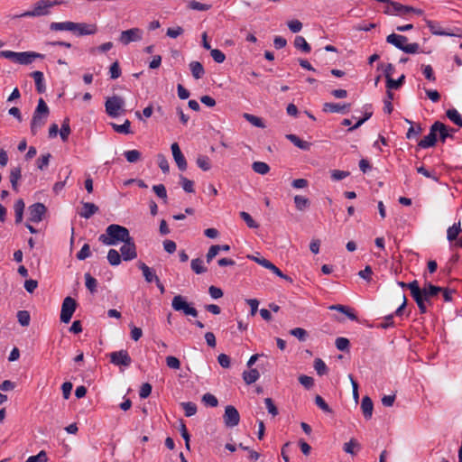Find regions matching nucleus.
<instances>
[{"label": "nucleus", "instance_id": "f257e3e1", "mask_svg": "<svg viewBox=\"0 0 462 462\" xmlns=\"http://www.w3.org/2000/svg\"><path fill=\"white\" fill-rule=\"evenodd\" d=\"M410 285L411 295L417 303L421 314L428 311L427 304L431 305V298L437 296L442 291L441 287L435 286L430 282L425 283L424 287L420 289L417 280L411 282Z\"/></svg>", "mask_w": 462, "mask_h": 462}, {"label": "nucleus", "instance_id": "f03ea898", "mask_svg": "<svg viewBox=\"0 0 462 462\" xmlns=\"http://www.w3.org/2000/svg\"><path fill=\"white\" fill-rule=\"evenodd\" d=\"M131 237L129 230L116 224L109 225L106 229V234L99 236V241L106 245H115L119 242H124Z\"/></svg>", "mask_w": 462, "mask_h": 462}, {"label": "nucleus", "instance_id": "7ed1b4c3", "mask_svg": "<svg viewBox=\"0 0 462 462\" xmlns=\"http://www.w3.org/2000/svg\"><path fill=\"white\" fill-rule=\"evenodd\" d=\"M49 114L50 110L47 104L42 98H40L31 122V133L32 135H36L38 131L45 125Z\"/></svg>", "mask_w": 462, "mask_h": 462}, {"label": "nucleus", "instance_id": "20e7f679", "mask_svg": "<svg viewBox=\"0 0 462 462\" xmlns=\"http://www.w3.org/2000/svg\"><path fill=\"white\" fill-rule=\"evenodd\" d=\"M56 5H58L57 1L40 0L34 5L32 10L26 11L16 15V17H39L47 15L50 14V9Z\"/></svg>", "mask_w": 462, "mask_h": 462}, {"label": "nucleus", "instance_id": "39448f33", "mask_svg": "<svg viewBox=\"0 0 462 462\" xmlns=\"http://www.w3.org/2000/svg\"><path fill=\"white\" fill-rule=\"evenodd\" d=\"M125 99L120 96H113L106 98L105 103L106 113L110 117H117L120 114L125 113Z\"/></svg>", "mask_w": 462, "mask_h": 462}, {"label": "nucleus", "instance_id": "423d86ee", "mask_svg": "<svg viewBox=\"0 0 462 462\" xmlns=\"http://www.w3.org/2000/svg\"><path fill=\"white\" fill-rule=\"evenodd\" d=\"M171 307L176 311H182L186 316L196 318L198 310L187 302L185 298L181 295L174 296L171 301Z\"/></svg>", "mask_w": 462, "mask_h": 462}, {"label": "nucleus", "instance_id": "0eeeda50", "mask_svg": "<svg viewBox=\"0 0 462 462\" xmlns=\"http://www.w3.org/2000/svg\"><path fill=\"white\" fill-rule=\"evenodd\" d=\"M77 308V302L71 297H66L61 305L60 321L69 323Z\"/></svg>", "mask_w": 462, "mask_h": 462}, {"label": "nucleus", "instance_id": "6e6552de", "mask_svg": "<svg viewBox=\"0 0 462 462\" xmlns=\"http://www.w3.org/2000/svg\"><path fill=\"white\" fill-rule=\"evenodd\" d=\"M73 25V34L78 37L94 35L98 31L96 23H74Z\"/></svg>", "mask_w": 462, "mask_h": 462}, {"label": "nucleus", "instance_id": "1a4fd4ad", "mask_svg": "<svg viewBox=\"0 0 462 462\" xmlns=\"http://www.w3.org/2000/svg\"><path fill=\"white\" fill-rule=\"evenodd\" d=\"M387 4H388V5L384 10V13L386 14L406 15L409 13H411V11H415V8L409 6V5H403L398 2H393V1L389 0V2Z\"/></svg>", "mask_w": 462, "mask_h": 462}, {"label": "nucleus", "instance_id": "9d476101", "mask_svg": "<svg viewBox=\"0 0 462 462\" xmlns=\"http://www.w3.org/2000/svg\"><path fill=\"white\" fill-rule=\"evenodd\" d=\"M120 248L121 256L125 261H131L137 257L136 246L134 238L131 236L123 242Z\"/></svg>", "mask_w": 462, "mask_h": 462}, {"label": "nucleus", "instance_id": "9b49d317", "mask_svg": "<svg viewBox=\"0 0 462 462\" xmlns=\"http://www.w3.org/2000/svg\"><path fill=\"white\" fill-rule=\"evenodd\" d=\"M143 38V31L139 28H132L123 31L119 36V42L124 45H128L133 42H139Z\"/></svg>", "mask_w": 462, "mask_h": 462}, {"label": "nucleus", "instance_id": "f8f14e48", "mask_svg": "<svg viewBox=\"0 0 462 462\" xmlns=\"http://www.w3.org/2000/svg\"><path fill=\"white\" fill-rule=\"evenodd\" d=\"M224 423L228 428L237 426L240 421V415L236 407L227 405L223 416Z\"/></svg>", "mask_w": 462, "mask_h": 462}, {"label": "nucleus", "instance_id": "ddd939ff", "mask_svg": "<svg viewBox=\"0 0 462 462\" xmlns=\"http://www.w3.org/2000/svg\"><path fill=\"white\" fill-rule=\"evenodd\" d=\"M110 362L117 366L128 367L132 359L126 350L115 351L109 354Z\"/></svg>", "mask_w": 462, "mask_h": 462}, {"label": "nucleus", "instance_id": "4468645a", "mask_svg": "<svg viewBox=\"0 0 462 462\" xmlns=\"http://www.w3.org/2000/svg\"><path fill=\"white\" fill-rule=\"evenodd\" d=\"M47 211L46 207L42 203H34L29 207V220L39 223L42 220Z\"/></svg>", "mask_w": 462, "mask_h": 462}, {"label": "nucleus", "instance_id": "2eb2a0df", "mask_svg": "<svg viewBox=\"0 0 462 462\" xmlns=\"http://www.w3.org/2000/svg\"><path fill=\"white\" fill-rule=\"evenodd\" d=\"M437 134H438V128L436 126V122L430 126V133L428 135L424 136L423 139H421L418 146L422 149L433 147L437 143Z\"/></svg>", "mask_w": 462, "mask_h": 462}, {"label": "nucleus", "instance_id": "dca6fc26", "mask_svg": "<svg viewBox=\"0 0 462 462\" xmlns=\"http://www.w3.org/2000/svg\"><path fill=\"white\" fill-rule=\"evenodd\" d=\"M173 159L180 171H186L187 169V161L180 151V148L177 143H173L171 146Z\"/></svg>", "mask_w": 462, "mask_h": 462}, {"label": "nucleus", "instance_id": "f3484780", "mask_svg": "<svg viewBox=\"0 0 462 462\" xmlns=\"http://www.w3.org/2000/svg\"><path fill=\"white\" fill-rule=\"evenodd\" d=\"M44 55L34 51H22L18 53L17 64L29 65L32 64L37 58L42 59Z\"/></svg>", "mask_w": 462, "mask_h": 462}, {"label": "nucleus", "instance_id": "a211bd4d", "mask_svg": "<svg viewBox=\"0 0 462 462\" xmlns=\"http://www.w3.org/2000/svg\"><path fill=\"white\" fill-rule=\"evenodd\" d=\"M436 126L438 128V134L442 143H445L447 138H453V134L457 132L454 128H448L446 125L439 121H436Z\"/></svg>", "mask_w": 462, "mask_h": 462}, {"label": "nucleus", "instance_id": "6ab92c4d", "mask_svg": "<svg viewBox=\"0 0 462 462\" xmlns=\"http://www.w3.org/2000/svg\"><path fill=\"white\" fill-rule=\"evenodd\" d=\"M98 207L91 202H82V208L79 212L81 217L90 218L94 214L98 212Z\"/></svg>", "mask_w": 462, "mask_h": 462}, {"label": "nucleus", "instance_id": "aec40b11", "mask_svg": "<svg viewBox=\"0 0 462 462\" xmlns=\"http://www.w3.org/2000/svg\"><path fill=\"white\" fill-rule=\"evenodd\" d=\"M386 42L388 43H390V44H393L397 49L402 51V48L404 47V45L408 42V39H407L406 36H403V35H401V34L392 33V34H389L386 37Z\"/></svg>", "mask_w": 462, "mask_h": 462}, {"label": "nucleus", "instance_id": "412c9836", "mask_svg": "<svg viewBox=\"0 0 462 462\" xmlns=\"http://www.w3.org/2000/svg\"><path fill=\"white\" fill-rule=\"evenodd\" d=\"M350 107L349 104H337V103H325L323 106V111L330 113H342L345 114Z\"/></svg>", "mask_w": 462, "mask_h": 462}, {"label": "nucleus", "instance_id": "4be33fe9", "mask_svg": "<svg viewBox=\"0 0 462 462\" xmlns=\"http://www.w3.org/2000/svg\"><path fill=\"white\" fill-rule=\"evenodd\" d=\"M137 266L142 271L143 278L147 282H152L159 279L152 269L146 265L144 263L139 262Z\"/></svg>", "mask_w": 462, "mask_h": 462}, {"label": "nucleus", "instance_id": "5701e85b", "mask_svg": "<svg viewBox=\"0 0 462 462\" xmlns=\"http://www.w3.org/2000/svg\"><path fill=\"white\" fill-rule=\"evenodd\" d=\"M74 22L66 21V22H52L50 24V30L52 32L58 31H68L73 33V25Z\"/></svg>", "mask_w": 462, "mask_h": 462}, {"label": "nucleus", "instance_id": "b1692460", "mask_svg": "<svg viewBox=\"0 0 462 462\" xmlns=\"http://www.w3.org/2000/svg\"><path fill=\"white\" fill-rule=\"evenodd\" d=\"M373 402L370 397L365 396L362 399L361 409L365 419L369 420L373 414Z\"/></svg>", "mask_w": 462, "mask_h": 462}, {"label": "nucleus", "instance_id": "393cba45", "mask_svg": "<svg viewBox=\"0 0 462 462\" xmlns=\"http://www.w3.org/2000/svg\"><path fill=\"white\" fill-rule=\"evenodd\" d=\"M286 138L290 140L295 146L303 151H309L310 149L311 143L300 139L296 134H289L286 135Z\"/></svg>", "mask_w": 462, "mask_h": 462}, {"label": "nucleus", "instance_id": "a878e982", "mask_svg": "<svg viewBox=\"0 0 462 462\" xmlns=\"http://www.w3.org/2000/svg\"><path fill=\"white\" fill-rule=\"evenodd\" d=\"M31 76L34 79V82H35V86H36V90L38 91V93H43L45 92L46 90V87L44 85V77H43V73L42 71H33Z\"/></svg>", "mask_w": 462, "mask_h": 462}, {"label": "nucleus", "instance_id": "bb28decb", "mask_svg": "<svg viewBox=\"0 0 462 462\" xmlns=\"http://www.w3.org/2000/svg\"><path fill=\"white\" fill-rule=\"evenodd\" d=\"M22 177L21 167H14L10 171V182L14 190L18 191V181Z\"/></svg>", "mask_w": 462, "mask_h": 462}, {"label": "nucleus", "instance_id": "cd10ccee", "mask_svg": "<svg viewBox=\"0 0 462 462\" xmlns=\"http://www.w3.org/2000/svg\"><path fill=\"white\" fill-rule=\"evenodd\" d=\"M189 69L192 76L196 79H201L205 74V69L199 61H191L189 63Z\"/></svg>", "mask_w": 462, "mask_h": 462}, {"label": "nucleus", "instance_id": "c85d7f7f", "mask_svg": "<svg viewBox=\"0 0 462 462\" xmlns=\"http://www.w3.org/2000/svg\"><path fill=\"white\" fill-rule=\"evenodd\" d=\"M25 208V204L22 199H19L15 201L14 205V214H15V223L20 224L23 221V210Z\"/></svg>", "mask_w": 462, "mask_h": 462}, {"label": "nucleus", "instance_id": "c756f323", "mask_svg": "<svg viewBox=\"0 0 462 462\" xmlns=\"http://www.w3.org/2000/svg\"><path fill=\"white\" fill-rule=\"evenodd\" d=\"M111 127L115 132L118 134H132L131 131V122L126 119L123 125H117L116 123H110Z\"/></svg>", "mask_w": 462, "mask_h": 462}, {"label": "nucleus", "instance_id": "7c9ffc66", "mask_svg": "<svg viewBox=\"0 0 462 462\" xmlns=\"http://www.w3.org/2000/svg\"><path fill=\"white\" fill-rule=\"evenodd\" d=\"M259 377H260V374L254 368L250 369L249 371H245L243 373V379L246 384H252V383H255L259 379Z\"/></svg>", "mask_w": 462, "mask_h": 462}, {"label": "nucleus", "instance_id": "2f4dec72", "mask_svg": "<svg viewBox=\"0 0 462 462\" xmlns=\"http://www.w3.org/2000/svg\"><path fill=\"white\" fill-rule=\"evenodd\" d=\"M405 121L411 125V127L408 129L406 133L407 139H412L414 136H417L422 133L423 129L420 124L413 125V123L411 120L405 119Z\"/></svg>", "mask_w": 462, "mask_h": 462}, {"label": "nucleus", "instance_id": "473e14b6", "mask_svg": "<svg viewBox=\"0 0 462 462\" xmlns=\"http://www.w3.org/2000/svg\"><path fill=\"white\" fill-rule=\"evenodd\" d=\"M294 204L298 210L303 211L310 207V201L309 199H307L303 196L296 195L294 197Z\"/></svg>", "mask_w": 462, "mask_h": 462}, {"label": "nucleus", "instance_id": "72a5a7b5", "mask_svg": "<svg viewBox=\"0 0 462 462\" xmlns=\"http://www.w3.org/2000/svg\"><path fill=\"white\" fill-rule=\"evenodd\" d=\"M294 46L296 49L300 50L305 53H309L311 51L310 45L306 42V40L302 36L295 37Z\"/></svg>", "mask_w": 462, "mask_h": 462}, {"label": "nucleus", "instance_id": "f704fd0d", "mask_svg": "<svg viewBox=\"0 0 462 462\" xmlns=\"http://www.w3.org/2000/svg\"><path fill=\"white\" fill-rule=\"evenodd\" d=\"M460 221L457 223H454L452 226H449L447 230V238L448 241H454L457 239V236L461 232L460 228Z\"/></svg>", "mask_w": 462, "mask_h": 462}, {"label": "nucleus", "instance_id": "c9c22d12", "mask_svg": "<svg viewBox=\"0 0 462 462\" xmlns=\"http://www.w3.org/2000/svg\"><path fill=\"white\" fill-rule=\"evenodd\" d=\"M446 116L454 124H456L459 127H462V117L457 109H455V108L448 109L446 112Z\"/></svg>", "mask_w": 462, "mask_h": 462}, {"label": "nucleus", "instance_id": "e433bc0d", "mask_svg": "<svg viewBox=\"0 0 462 462\" xmlns=\"http://www.w3.org/2000/svg\"><path fill=\"white\" fill-rule=\"evenodd\" d=\"M71 130L69 126V119L67 117L63 120L61 124V128L59 132L60 136L63 142H66L70 134Z\"/></svg>", "mask_w": 462, "mask_h": 462}, {"label": "nucleus", "instance_id": "4c0bfd02", "mask_svg": "<svg viewBox=\"0 0 462 462\" xmlns=\"http://www.w3.org/2000/svg\"><path fill=\"white\" fill-rule=\"evenodd\" d=\"M252 168L254 172L261 174V175H265L270 171L269 165L263 162H254L252 164Z\"/></svg>", "mask_w": 462, "mask_h": 462}, {"label": "nucleus", "instance_id": "58836bf2", "mask_svg": "<svg viewBox=\"0 0 462 462\" xmlns=\"http://www.w3.org/2000/svg\"><path fill=\"white\" fill-rule=\"evenodd\" d=\"M355 448H356L357 450L360 449V445L357 442V440L355 439H351L350 441L347 442V443H345L344 447H343V450L346 453H348V454H351V455H356V451L355 450Z\"/></svg>", "mask_w": 462, "mask_h": 462}, {"label": "nucleus", "instance_id": "ea45409f", "mask_svg": "<svg viewBox=\"0 0 462 462\" xmlns=\"http://www.w3.org/2000/svg\"><path fill=\"white\" fill-rule=\"evenodd\" d=\"M122 256L116 249H110L107 253V261L113 266L119 265Z\"/></svg>", "mask_w": 462, "mask_h": 462}, {"label": "nucleus", "instance_id": "a19ab883", "mask_svg": "<svg viewBox=\"0 0 462 462\" xmlns=\"http://www.w3.org/2000/svg\"><path fill=\"white\" fill-rule=\"evenodd\" d=\"M85 284L87 289L91 292L95 293L97 288V281L92 277L89 273L85 274Z\"/></svg>", "mask_w": 462, "mask_h": 462}, {"label": "nucleus", "instance_id": "79ce46f5", "mask_svg": "<svg viewBox=\"0 0 462 462\" xmlns=\"http://www.w3.org/2000/svg\"><path fill=\"white\" fill-rule=\"evenodd\" d=\"M405 76L402 75L398 79H393V78H389V80L386 81V88L388 90L391 89H398L404 82Z\"/></svg>", "mask_w": 462, "mask_h": 462}, {"label": "nucleus", "instance_id": "37998d69", "mask_svg": "<svg viewBox=\"0 0 462 462\" xmlns=\"http://www.w3.org/2000/svg\"><path fill=\"white\" fill-rule=\"evenodd\" d=\"M244 117L246 121H248L250 124H252L254 126L259 127V128H264L265 125L263 124L262 118L255 116L251 114H244Z\"/></svg>", "mask_w": 462, "mask_h": 462}, {"label": "nucleus", "instance_id": "c03bdc74", "mask_svg": "<svg viewBox=\"0 0 462 462\" xmlns=\"http://www.w3.org/2000/svg\"><path fill=\"white\" fill-rule=\"evenodd\" d=\"M197 165L202 170V171H208L211 168V162L209 158L206 155H199L197 158Z\"/></svg>", "mask_w": 462, "mask_h": 462}, {"label": "nucleus", "instance_id": "a18cd8bd", "mask_svg": "<svg viewBox=\"0 0 462 462\" xmlns=\"http://www.w3.org/2000/svg\"><path fill=\"white\" fill-rule=\"evenodd\" d=\"M191 269L197 274L204 273L207 269L203 265V261L200 258H196L191 261Z\"/></svg>", "mask_w": 462, "mask_h": 462}, {"label": "nucleus", "instance_id": "49530a36", "mask_svg": "<svg viewBox=\"0 0 462 462\" xmlns=\"http://www.w3.org/2000/svg\"><path fill=\"white\" fill-rule=\"evenodd\" d=\"M180 405L183 408L185 415L187 417H191L196 414L197 405L194 402H181Z\"/></svg>", "mask_w": 462, "mask_h": 462}, {"label": "nucleus", "instance_id": "de8ad7c7", "mask_svg": "<svg viewBox=\"0 0 462 462\" xmlns=\"http://www.w3.org/2000/svg\"><path fill=\"white\" fill-rule=\"evenodd\" d=\"M128 162L134 163L141 159V152L137 150H129L124 152Z\"/></svg>", "mask_w": 462, "mask_h": 462}, {"label": "nucleus", "instance_id": "09e8293b", "mask_svg": "<svg viewBox=\"0 0 462 462\" xmlns=\"http://www.w3.org/2000/svg\"><path fill=\"white\" fill-rule=\"evenodd\" d=\"M314 368L319 375L326 374L328 371L327 365L320 358L315 359Z\"/></svg>", "mask_w": 462, "mask_h": 462}, {"label": "nucleus", "instance_id": "8fccbe9b", "mask_svg": "<svg viewBox=\"0 0 462 462\" xmlns=\"http://www.w3.org/2000/svg\"><path fill=\"white\" fill-rule=\"evenodd\" d=\"M180 185L182 189L188 192V193H193L194 192V182L183 175L180 176Z\"/></svg>", "mask_w": 462, "mask_h": 462}, {"label": "nucleus", "instance_id": "3c124183", "mask_svg": "<svg viewBox=\"0 0 462 462\" xmlns=\"http://www.w3.org/2000/svg\"><path fill=\"white\" fill-rule=\"evenodd\" d=\"M17 319L23 327H27L31 320L30 313L27 310H19L17 312Z\"/></svg>", "mask_w": 462, "mask_h": 462}, {"label": "nucleus", "instance_id": "603ef678", "mask_svg": "<svg viewBox=\"0 0 462 462\" xmlns=\"http://www.w3.org/2000/svg\"><path fill=\"white\" fill-rule=\"evenodd\" d=\"M315 403L324 412H327V413L333 412L332 409L328 405V403L325 402V400L320 395H317L315 397Z\"/></svg>", "mask_w": 462, "mask_h": 462}, {"label": "nucleus", "instance_id": "864d4df0", "mask_svg": "<svg viewBox=\"0 0 462 462\" xmlns=\"http://www.w3.org/2000/svg\"><path fill=\"white\" fill-rule=\"evenodd\" d=\"M202 402L206 405L210 406V407H217L218 404V401H217V397L209 393H205L202 396Z\"/></svg>", "mask_w": 462, "mask_h": 462}, {"label": "nucleus", "instance_id": "5fc2aeb1", "mask_svg": "<svg viewBox=\"0 0 462 462\" xmlns=\"http://www.w3.org/2000/svg\"><path fill=\"white\" fill-rule=\"evenodd\" d=\"M240 217L246 223L248 227L257 228L259 226L258 224L253 219V217L247 212H240Z\"/></svg>", "mask_w": 462, "mask_h": 462}, {"label": "nucleus", "instance_id": "6e6d98bb", "mask_svg": "<svg viewBox=\"0 0 462 462\" xmlns=\"http://www.w3.org/2000/svg\"><path fill=\"white\" fill-rule=\"evenodd\" d=\"M264 403L266 405V409L268 411V412L273 416V417H275L278 415L279 411H278V409L277 407L275 406L273 401L272 398H265L264 399Z\"/></svg>", "mask_w": 462, "mask_h": 462}, {"label": "nucleus", "instance_id": "4d7b16f0", "mask_svg": "<svg viewBox=\"0 0 462 462\" xmlns=\"http://www.w3.org/2000/svg\"><path fill=\"white\" fill-rule=\"evenodd\" d=\"M47 453L42 450L37 455L29 457L26 462H47Z\"/></svg>", "mask_w": 462, "mask_h": 462}, {"label": "nucleus", "instance_id": "13d9d810", "mask_svg": "<svg viewBox=\"0 0 462 462\" xmlns=\"http://www.w3.org/2000/svg\"><path fill=\"white\" fill-rule=\"evenodd\" d=\"M291 335L296 337L300 341H305L308 336L307 331L301 328H295L290 331Z\"/></svg>", "mask_w": 462, "mask_h": 462}, {"label": "nucleus", "instance_id": "bf43d9fd", "mask_svg": "<svg viewBox=\"0 0 462 462\" xmlns=\"http://www.w3.org/2000/svg\"><path fill=\"white\" fill-rule=\"evenodd\" d=\"M51 157V153H46V154H43L41 157H39L37 160V167L41 171L47 168V166L49 165Z\"/></svg>", "mask_w": 462, "mask_h": 462}, {"label": "nucleus", "instance_id": "052dcab7", "mask_svg": "<svg viewBox=\"0 0 462 462\" xmlns=\"http://www.w3.org/2000/svg\"><path fill=\"white\" fill-rule=\"evenodd\" d=\"M90 246L88 244H85L82 248L78 252L77 258L80 261L87 259L90 256Z\"/></svg>", "mask_w": 462, "mask_h": 462}, {"label": "nucleus", "instance_id": "680f3d73", "mask_svg": "<svg viewBox=\"0 0 462 462\" xmlns=\"http://www.w3.org/2000/svg\"><path fill=\"white\" fill-rule=\"evenodd\" d=\"M393 99V94L387 90V99L384 100L383 111L387 114H391L393 110V106L392 105V100Z\"/></svg>", "mask_w": 462, "mask_h": 462}, {"label": "nucleus", "instance_id": "e2e57ef3", "mask_svg": "<svg viewBox=\"0 0 462 462\" xmlns=\"http://www.w3.org/2000/svg\"><path fill=\"white\" fill-rule=\"evenodd\" d=\"M210 55L213 58V60L217 63L224 62L226 59L225 54L218 49H211Z\"/></svg>", "mask_w": 462, "mask_h": 462}, {"label": "nucleus", "instance_id": "0e129e2a", "mask_svg": "<svg viewBox=\"0 0 462 462\" xmlns=\"http://www.w3.org/2000/svg\"><path fill=\"white\" fill-rule=\"evenodd\" d=\"M336 346L340 351L348 350L349 347V340L346 337H337L336 339Z\"/></svg>", "mask_w": 462, "mask_h": 462}, {"label": "nucleus", "instance_id": "69168bd1", "mask_svg": "<svg viewBox=\"0 0 462 462\" xmlns=\"http://www.w3.org/2000/svg\"><path fill=\"white\" fill-rule=\"evenodd\" d=\"M219 251H220V245H211L208 251L207 255H206L207 262L210 263L216 257V255L219 253Z\"/></svg>", "mask_w": 462, "mask_h": 462}, {"label": "nucleus", "instance_id": "338daca9", "mask_svg": "<svg viewBox=\"0 0 462 462\" xmlns=\"http://www.w3.org/2000/svg\"><path fill=\"white\" fill-rule=\"evenodd\" d=\"M166 365L168 367L175 370L180 369V360L172 356H169L166 357Z\"/></svg>", "mask_w": 462, "mask_h": 462}, {"label": "nucleus", "instance_id": "774afa93", "mask_svg": "<svg viewBox=\"0 0 462 462\" xmlns=\"http://www.w3.org/2000/svg\"><path fill=\"white\" fill-rule=\"evenodd\" d=\"M299 382L307 389H310L314 385L313 378L304 374L299 377Z\"/></svg>", "mask_w": 462, "mask_h": 462}]
</instances>
